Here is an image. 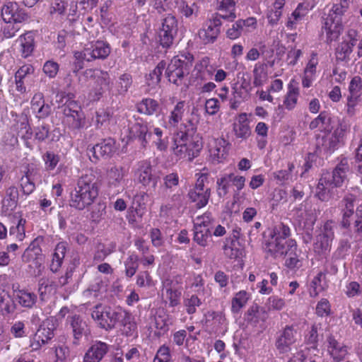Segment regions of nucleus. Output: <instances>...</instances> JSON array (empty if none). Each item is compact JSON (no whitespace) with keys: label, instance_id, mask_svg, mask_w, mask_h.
<instances>
[{"label":"nucleus","instance_id":"4d7b16f0","mask_svg":"<svg viewBox=\"0 0 362 362\" xmlns=\"http://www.w3.org/2000/svg\"><path fill=\"white\" fill-rule=\"evenodd\" d=\"M267 79L266 66L263 64H256L253 69V85L255 87L262 86Z\"/></svg>","mask_w":362,"mask_h":362},{"label":"nucleus","instance_id":"6ab92c4d","mask_svg":"<svg viewBox=\"0 0 362 362\" xmlns=\"http://www.w3.org/2000/svg\"><path fill=\"white\" fill-rule=\"evenodd\" d=\"M18 198L19 190L17 187L11 185L7 187L1 200V214L6 216H10L18 206Z\"/></svg>","mask_w":362,"mask_h":362},{"label":"nucleus","instance_id":"f03ea898","mask_svg":"<svg viewBox=\"0 0 362 362\" xmlns=\"http://www.w3.org/2000/svg\"><path fill=\"white\" fill-rule=\"evenodd\" d=\"M98 196V187L94 179L83 175L77 181L76 187L71 193L70 206L83 210L90 206Z\"/></svg>","mask_w":362,"mask_h":362},{"label":"nucleus","instance_id":"58836bf2","mask_svg":"<svg viewBox=\"0 0 362 362\" xmlns=\"http://www.w3.org/2000/svg\"><path fill=\"white\" fill-rule=\"evenodd\" d=\"M308 13V6L303 3L298 4L296 9L288 16L286 23L287 29L290 30L296 29L297 25L304 20Z\"/></svg>","mask_w":362,"mask_h":362},{"label":"nucleus","instance_id":"680f3d73","mask_svg":"<svg viewBox=\"0 0 362 362\" xmlns=\"http://www.w3.org/2000/svg\"><path fill=\"white\" fill-rule=\"evenodd\" d=\"M45 169L48 171L54 170L60 161V156L54 151H47L42 156Z\"/></svg>","mask_w":362,"mask_h":362},{"label":"nucleus","instance_id":"37998d69","mask_svg":"<svg viewBox=\"0 0 362 362\" xmlns=\"http://www.w3.org/2000/svg\"><path fill=\"white\" fill-rule=\"evenodd\" d=\"M349 170V161L346 158H342L337 165L332 173V181L334 187L341 186L346 179Z\"/></svg>","mask_w":362,"mask_h":362},{"label":"nucleus","instance_id":"ea45409f","mask_svg":"<svg viewBox=\"0 0 362 362\" xmlns=\"http://www.w3.org/2000/svg\"><path fill=\"white\" fill-rule=\"evenodd\" d=\"M136 110L139 113L146 115H157L160 110V104L158 101L153 98H145L136 105Z\"/></svg>","mask_w":362,"mask_h":362},{"label":"nucleus","instance_id":"39448f33","mask_svg":"<svg viewBox=\"0 0 362 362\" xmlns=\"http://www.w3.org/2000/svg\"><path fill=\"white\" fill-rule=\"evenodd\" d=\"M84 76L93 81L88 93V99L90 102H97L107 91H110L112 81L107 71L98 68L86 69L83 73Z\"/></svg>","mask_w":362,"mask_h":362},{"label":"nucleus","instance_id":"4c0bfd02","mask_svg":"<svg viewBox=\"0 0 362 362\" xmlns=\"http://www.w3.org/2000/svg\"><path fill=\"white\" fill-rule=\"evenodd\" d=\"M300 91L294 80H291L287 86V92L284 95L283 105L288 110H293L298 103Z\"/></svg>","mask_w":362,"mask_h":362},{"label":"nucleus","instance_id":"473e14b6","mask_svg":"<svg viewBox=\"0 0 362 362\" xmlns=\"http://www.w3.org/2000/svg\"><path fill=\"white\" fill-rule=\"evenodd\" d=\"M125 169L122 166L113 165L106 171L105 180L109 188L119 187L125 177Z\"/></svg>","mask_w":362,"mask_h":362},{"label":"nucleus","instance_id":"2eb2a0df","mask_svg":"<svg viewBox=\"0 0 362 362\" xmlns=\"http://www.w3.org/2000/svg\"><path fill=\"white\" fill-rule=\"evenodd\" d=\"M116 142L112 138L103 139L89 150V156L92 162L96 163L100 158H110L116 151Z\"/></svg>","mask_w":362,"mask_h":362},{"label":"nucleus","instance_id":"603ef678","mask_svg":"<svg viewBox=\"0 0 362 362\" xmlns=\"http://www.w3.org/2000/svg\"><path fill=\"white\" fill-rule=\"evenodd\" d=\"M175 3L177 12L181 16L189 18L193 15L195 16L198 15L199 7L196 3L189 4L185 0H177Z\"/></svg>","mask_w":362,"mask_h":362},{"label":"nucleus","instance_id":"69168bd1","mask_svg":"<svg viewBox=\"0 0 362 362\" xmlns=\"http://www.w3.org/2000/svg\"><path fill=\"white\" fill-rule=\"evenodd\" d=\"M159 28L176 35L178 30L176 17L173 14H168L162 20L161 26Z\"/></svg>","mask_w":362,"mask_h":362},{"label":"nucleus","instance_id":"5701e85b","mask_svg":"<svg viewBox=\"0 0 362 362\" xmlns=\"http://www.w3.org/2000/svg\"><path fill=\"white\" fill-rule=\"evenodd\" d=\"M318 64V54L316 52H313L303 70L302 78V86L303 88H310L315 80Z\"/></svg>","mask_w":362,"mask_h":362},{"label":"nucleus","instance_id":"4468645a","mask_svg":"<svg viewBox=\"0 0 362 362\" xmlns=\"http://www.w3.org/2000/svg\"><path fill=\"white\" fill-rule=\"evenodd\" d=\"M230 146L223 137L212 138L208 144L210 160L214 163L223 162L228 155Z\"/></svg>","mask_w":362,"mask_h":362},{"label":"nucleus","instance_id":"bb28decb","mask_svg":"<svg viewBox=\"0 0 362 362\" xmlns=\"http://www.w3.org/2000/svg\"><path fill=\"white\" fill-rule=\"evenodd\" d=\"M109 351V345L100 341H95L87 350L83 362H100Z\"/></svg>","mask_w":362,"mask_h":362},{"label":"nucleus","instance_id":"dca6fc26","mask_svg":"<svg viewBox=\"0 0 362 362\" xmlns=\"http://www.w3.org/2000/svg\"><path fill=\"white\" fill-rule=\"evenodd\" d=\"M223 18L219 16H214L208 22L204 27L199 31V36L204 44L214 43L221 32L222 25L221 20Z\"/></svg>","mask_w":362,"mask_h":362},{"label":"nucleus","instance_id":"a18cd8bd","mask_svg":"<svg viewBox=\"0 0 362 362\" xmlns=\"http://www.w3.org/2000/svg\"><path fill=\"white\" fill-rule=\"evenodd\" d=\"M351 233L350 240L351 243L362 241V204L356 208L355 220Z\"/></svg>","mask_w":362,"mask_h":362},{"label":"nucleus","instance_id":"f704fd0d","mask_svg":"<svg viewBox=\"0 0 362 362\" xmlns=\"http://www.w3.org/2000/svg\"><path fill=\"white\" fill-rule=\"evenodd\" d=\"M328 271L325 269L323 271L317 272L315 276L310 282V296L312 298L317 297L321 292L325 291L328 288V282L327 281V274Z\"/></svg>","mask_w":362,"mask_h":362},{"label":"nucleus","instance_id":"f257e3e1","mask_svg":"<svg viewBox=\"0 0 362 362\" xmlns=\"http://www.w3.org/2000/svg\"><path fill=\"white\" fill-rule=\"evenodd\" d=\"M197 132V127L191 121L182 124L175 134L172 153L177 158L192 160L199 156L202 149V139Z\"/></svg>","mask_w":362,"mask_h":362},{"label":"nucleus","instance_id":"3c124183","mask_svg":"<svg viewBox=\"0 0 362 362\" xmlns=\"http://www.w3.org/2000/svg\"><path fill=\"white\" fill-rule=\"evenodd\" d=\"M250 298V293L245 290L237 292L231 300V312L235 314L239 313L246 305Z\"/></svg>","mask_w":362,"mask_h":362},{"label":"nucleus","instance_id":"b1692460","mask_svg":"<svg viewBox=\"0 0 362 362\" xmlns=\"http://www.w3.org/2000/svg\"><path fill=\"white\" fill-rule=\"evenodd\" d=\"M214 72L215 68L211 64V59L209 57H204L198 60L193 69L195 78L202 81L211 79Z\"/></svg>","mask_w":362,"mask_h":362},{"label":"nucleus","instance_id":"a211bd4d","mask_svg":"<svg viewBox=\"0 0 362 362\" xmlns=\"http://www.w3.org/2000/svg\"><path fill=\"white\" fill-rule=\"evenodd\" d=\"M185 105V101H178L169 112L168 116H163L160 120V125L166 129L177 128L184 117Z\"/></svg>","mask_w":362,"mask_h":362},{"label":"nucleus","instance_id":"7ed1b4c3","mask_svg":"<svg viewBox=\"0 0 362 362\" xmlns=\"http://www.w3.org/2000/svg\"><path fill=\"white\" fill-rule=\"evenodd\" d=\"M184 276L182 274L169 276L161 281L160 298L162 303L174 313L181 306L184 291Z\"/></svg>","mask_w":362,"mask_h":362},{"label":"nucleus","instance_id":"2f4dec72","mask_svg":"<svg viewBox=\"0 0 362 362\" xmlns=\"http://www.w3.org/2000/svg\"><path fill=\"white\" fill-rule=\"evenodd\" d=\"M216 8L223 13H216L215 15L219 16L223 20L233 22L236 18L235 0H216Z\"/></svg>","mask_w":362,"mask_h":362},{"label":"nucleus","instance_id":"c9c22d12","mask_svg":"<svg viewBox=\"0 0 362 362\" xmlns=\"http://www.w3.org/2000/svg\"><path fill=\"white\" fill-rule=\"evenodd\" d=\"M224 255L230 259H237L242 256L241 245L238 237L233 236L226 238L223 247Z\"/></svg>","mask_w":362,"mask_h":362},{"label":"nucleus","instance_id":"72a5a7b5","mask_svg":"<svg viewBox=\"0 0 362 362\" xmlns=\"http://www.w3.org/2000/svg\"><path fill=\"white\" fill-rule=\"evenodd\" d=\"M233 126V130L237 138L247 139L250 136L251 129L246 113L243 112L239 114Z\"/></svg>","mask_w":362,"mask_h":362},{"label":"nucleus","instance_id":"f8f14e48","mask_svg":"<svg viewBox=\"0 0 362 362\" xmlns=\"http://www.w3.org/2000/svg\"><path fill=\"white\" fill-rule=\"evenodd\" d=\"M116 328H118L122 335L134 337L137 334V324L132 313L119 307L118 314L116 318Z\"/></svg>","mask_w":362,"mask_h":362},{"label":"nucleus","instance_id":"864d4df0","mask_svg":"<svg viewBox=\"0 0 362 362\" xmlns=\"http://www.w3.org/2000/svg\"><path fill=\"white\" fill-rule=\"evenodd\" d=\"M194 241L202 247H206L212 242L211 230L204 228H194Z\"/></svg>","mask_w":362,"mask_h":362},{"label":"nucleus","instance_id":"1a4fd4ad","mask_svg":"<svg viewBox=\"0 0 362 362\" xmlns=\"http://www.w3.org/2000/svg\"><path fill=\"white\" fill-rule=\"evenodd\" d=\"M134 177L142 186L151 187L155 189L160 180V177L156 174L151 162L144 160L138 162L134 170Z\"/></svg>","mask_w":362,"mask_h":362},{"label":"nucleus","instance_id":"49530a36","mask_svg":"<svg viewBox=\"0 0 362 362\" xmlns=\"http://www.w3.org/2000/svg\"><path fill=\"white\" fill-rule=\"evenodd\" d=\"M151 134L152 144L156 148L157 151H166L169 145L168 136H165L163 131L158 127H154Z\"/></svg>","mask_w":362,"mask_h":362},{"label":"nucleus","instance_id":"4be33fe9","mask_svg":"<svg viewBox=\"0 0 362 362\" xmlns=\"http://www.w3.org/2000/svg\"><path fill=\"white\" fill-rule=\"evenodd\" d=\"M332 114L329 110H322L310 122L308 127L311 131L317 130L324 133L332 130Z\"/></svg>","mask_w":362,"mask_h":362},{"label":"nucleus","instance_id":"8fccbe9b","mask_svg":"<svg viewBox=\"0 0 362 362\" xmlns=\"http://www.w3.org/2000/svg\"><path fill=\"white\" fill-rule=\"evenodd\" d=\"M15 300L11 298L9 292L0 288V313L3 315H8L15 310Z\"/></svg>","mask_w":362,"mask_h":362},{"label":"nucleus","instance_id":"7c9ffc66","mask_svg":"<svg viewBox=\"0 0 362 362\" xmlns=\"http://www.w3.org/2000/svg\"><path fill=\"white\" fill-rule=\"evenodd\" d=\"M31 110L38 119L47 117L51 112V107L45 104L44 95L42 93H35L31 99Z\"/></svg>","mask_w":362,"mask_h":362},{"label":"nucleus","instance_id":"412c9836","mask_svg":"<svg viewBox=\"0 0 362 362\" xmlns=\"http://www.w3.org/2000/svg\"><path fill=\"white\" fill-rule=\"evenodd\" d=\"M130 134L144 148L147 146L148 140L152 136L151 132H149L148 122L141 118L137 119L132 125Z\"/></svg>","mask_w":362,"mask_h":362},{"label":"nucleus","instance_id":"052dcab7","mask_svg":"<svg viewBox=\"0 0 362 362\" xmlns=\"http://www.w3.org/2000/svg\"><path fill=\"white\" fill-rule=\"evenodd\" d=\"M139 261V256L135 253L130 254L124 262L125 275L132 278L136 272Z\"/></svg>","mask_w":362,"mask_h":362},{"label":"nucleus","instance_id":"e2e57ef3","mask_svg":"<svg viewBox=\"0 0 362 362\" xmlns=\"http://www.w3.org/2000/svg\"><path fill=\"white\" fill-rule=\"evenodd\" d=\"M70 322L74 339L76 340L80 339L83 334L86 323L82 320L80 316L77 315L71 316Z\"/></svg>","mask_w":362,"mask_h":362},{"label":"nucleus","instance_id":"c85d7f7f","mask_svg":"<svg viewBox=\"0 0 362 362\" xmlns=\"http://www.w3.org/2000/svg\"><path fill=\"white\" fill-rule=\"evenodd\" d=\"M327 352L336 362L343 361L348 354L347 346L340 344L335 337L330 334L327 338Z\"/></svg>","mask_w":362,"mask_h":362},{"label":"nucleus","instance_id":"774afa93","mask_svg":"<svg viewBox=\"0 0 362 362\" xmlns=\"http://www.w3.org/2000/svg\"><path fill=\"white\" fill-rule=\"evenodd\" d=\"M175 36V35L160 28H158L157 32V38L159 45L165 49H168L173 45Z\"/></svg>","mask_w":362,"mask_h":362},{"label":"nucleus","instance_id":"ddd939ff","mask_svg":"<svg viewBox=\"0 0 362 362\" xmlns=\"http://www.w3.org/2000/svg\"><path fill=\"white\" fill-rule=\"evenodd\" d=\"M343 30L342 19L327 16L322 18L321 32L322 35H325L327 44L337 41L342 33Z\"/></svg>","mask_w":362,"mask_h":362},{"label":"nucleus","instance_id":"13d9d810","mask_svg":"<svg viewBox=\"0 0 362 362\" xmlns=\"http://www.w3.org/2000/svg\"><path fill=\"white\" fill-rule=\"evenodd\" d=\"M353 47L349 45L346 40L341 42L335 49V57L338 62H344L349 59L353 52Z\"/></svg>","mask_w":362,"mask_h":362},{"label":"nucleus","instance_id":"a19ab883","mask_svg":"<svg viewBox=\"0 0 362 362\" xmlns=\"http://www.w3.org/2000/svg\"><path fill=\"white\" fill-rule=\"evenodd\" d=\"M173 324V320L170 315L167 312L157 313L154 317V327L156 329L155 334L158 337H160L166 334L170 326Z\"/></svg>","mask_w":362,"mask_h":362},{"label":"nucleus","instance_id":"e433bc0d","mask_svg":"<svg viewBox=\"0 0 362 362\" xmlns=\"http://www.w3.org/2000/svg\"><path fill=\"white\" fill-rule=\"evenodd\" d=\"M286 243V241L270 233L269 239L265 243L264 250L274 257L282 256L287 253L285 248Z\"/></svg>","mask_w":362,"mask_h":362},{"label":"nucleus","instance_id":"09e8293b","mask_svg":"<svg viewBox=\"0 0 362 362\" xmlns=\"http://www.w3.org/2000/svg\"><path fill=\"white\" fill-rule=\"evenodd\" d=\"M288 250L291 251L289 256L285 261V266L289 269H299L302 266L298 255L296 253L297 249V243L295 240L290 239L287 241Z\"/></svg>","mask_w":362,"mask_h":362},{"label":"nucleus","instance_id":"5fc2aeb1","mask_svg":"<svg viewBox=\"0 0 362 362\" xmlns=\"http://www.w3.org/2000/svg\"><path fill=\"white\" fill-rule=\"evenodd\" d=\"M165 69V62H160L157 66L148 75L146 76V80L149 86L155 87L158 85L161 80V76L163 70Z\"/></svg>","mask_w":362,"mask_h":362},{"label":"nucleus","instance_id":"c756f323","mask_svg":"<svg viewBox=\"0 0 362 362\" xmlns=\"http://www.w3.org/2000/svg\"><path fill=\"white\" fill-rule=\"evenodd\" d=\"M22 259L23 262L29 263L30 267L39 268L44 261V255L41 248L33 243L24 251Z\"/></svg>","mask_w":362,"mask_h":362},{"label":"nucleus","instance_id":"338daca9","mask_svg":"<svg viewBox=\"0 0 362 362\" xmlns=\"http://www.w3.org/2000/svg\"><path fill=\"white\" fill-rule=\"evenodd\" d=\"M349 95L362 98V78L360 76H354L348 86Z\"/></svg>","mask_w":362,"mask_h":362},{"label":"nucleus","instance_id":"bf43d9fd","mask_svg":"<svg viewBox=\"0 0 362 362\" xmlns=\"http://www.w3.org/2000/svg\"><path fill=\"white\" fill-rule=\"evenodd\" d=\"M55 283L50 279L43 277L38 282V292L42 300H44L47 294L56 290Z\"/></svg>","mask_w":362,"mask_h":362},{"label":"nucleus","instance_id":"9b49d317","mask_svg":"<svg viewBox=\"0 0 362 362\" xmlns=\"http://www.w3.org/2000/svg\"><path fill=\"white\" fill-rule=\"evenodd\" d=\"M1 16L6 23H23L28 21L30 16L26 11L16 1L5 2L1 9Z\"/></svg>","mask_w":362,"mask_h":362},{"label":"nucleus","instance_id":"f3484780","mask_svg":"<svg viewBox=\"0 0 362 362\" xmlns=\"http://www.w3.org/2000/svg\"><path fill=\"white\" fill-rule=\"evenodd\" d=\"M296 329L294 325H286L275 341V346L280 354H286L296 341Z\"/></svg>","mask_w":362,"mask_h":362},{"label":"nucleus","instance_id":"20e7f679","mask_svg":"<svg viewBox=\"0 0 362 362\" xmlns=\"http://www.w3.org/2000/svg\"><path fill=\"white\" fill-rule=\"evenodd\" d=\"M194 62V56L189 52H182L173 57L168 64L165 74L169 82L179 86L189 74Z\"/></svg>","mask_w":362,"mask_h":362},{"label":"nucleus","instance_id":"0e129e2a","mask_svg":"<svg viewBox=\"0 0 362 362\" xmlns=\"http://www.w3.org/2000/svg\"><path fill=\"white\" fill-rule=\"evenodd\" d=\"M30 173L28 170L19 180L20 187L23 194H31L35 189V184L30 179Z\"/></svg>","mask_w":362,"mask_h":362},{"label":"nucleus","instance_id":"de8ad7c7","mask_svg":"<svg viewBox=\"0 0 362 362\" xmlns=\"http://www.w3.org/2000/svg\"><path fill=\"white\" fill-rule=\"evenodd\" d=\"M187 196L192 202L195 203L197 209H202L207 205L211 197V189L206 191H197L189 189Z\"/></svg>","mask_w":362,"mask_h":362},{"label":"nucleus","instance_id":"6e6d98bb","mask_svg":"<svg viewBox=\"0 0 362 362\" xmlns=\"http://www.w3.org/2000/svg\"><path fill=\"white\" fill-rule=\"evenodd\" d=\"M255 132L257 135V146L259 149H263L267 144V136L269 132L268 125L263 122L257 124Z\"/></svg>","mask_w":362,"mask_h":362},{"label":"nucleus","instance_id":"79ce46f5","mask_svg":"<svg viewBox=\"0 0 362 362\" xmlns=\"http://www.w3.org/2000/svg\"><path fill=\"white\" fill-rule=\"evenodd\" d=\"M107 290V285L100 278H95L84 291L86 297H93L101 300L105 295Z\"/></svg>","mask_w":362,"mask_h":362},{"label":"nucleus","instance_id":"423d86ee","mask_svg":"<svg viewBox=\"0 0 362 362\" xmlns=\"http://www.w3.org/2000/svg\"><path fill=\"white\" fill-rule=\"evenodd\" d=\"M348 131V126L339 122L333 131H327L322 136L316 137L317 146L326 153H332L344 144Z\"/></svg>","mask_w":362,"mask_h":362},{"label":"nucleus","instance_id":"393cba45","mask_svg":"<svg viewBox=\"0 0 362 362\" xmlns=\"http://www.w3.org/2000/svg\"><path fill=\"white\" fill-rule=\"evenodd\" d=\"M11 130L17 136L21 137L24 141L25 145L27 147L29 146V140L32 137L33 131L27 116L21 115L17 117L11 127Z\"/></svg>","mask_w":362,"mask_h":362},{"label":"nucleus","instance_id":"cd10ccee","mask_svg":"<svg viewBox=\"0 0 362 362\" xmlns=\"http://www.w3.org/2000/svg\"><path fill=\"white\" fill-rule=\"evenodd\" d=\"M110 47L108 43L97 40L91 42L86 47V52H88L87 54H89L88 59L91 62L95 59H104L107 58L110 53Z\"/></svg>","mask_w":362,"mask_h":362},{"label":"nucleus","instance_id":"6e6552de","mask_svg":"<svg viewBox=\"0 0 362 362\" xmlns=\"http://www.w3.org/2000/svg\"><path fill=\"white\" fill-rule=\"evenodd\" d=\"M118 311L119 307L112 308L110 306L98 303L93 307L91 316L100 328L110 331L116 328Z\"/></svg>","mask_w":362,"mask_h":362},{"label":"nucleus","instance_id":"9d476101","mask_svg":"<svg viewBox=\"0 0 362 362\" xmlns=\"http://www.w3.org/2000/svg\"><path fill=\"white\" fill-rule=\"evenodd\" d=\"M334 226L335 223L332 220H328L324 223L313 244V250L315 253L325 255L329 252L332 242L334 238Z\"/></svg>","mask_w":362,"mask_h":362},{"label":"nucleus","instance_id":"0eeeda50","mask_svg":"<svg viewBox=\"0 0 362 362\" xmlns=\"http://www.w3.org/2000/svg\"><path fill=\"white\" fill-rule=\"evenodd\" d=\"M64 123L71 131H77L84 127L86 117L78 102L68 100L62 106Z\"/></svg>","mask_w":362,"mask_h":362},{"label":"nucleus","instance_id":"c03bdc74","mask_svg":"<svg viewBox=\"0 0 362 362\" xmlns=\"http://www.w3.org/2000/svg\"><path fill=\"white\" fill-rule=\"evenodd\" d=\"M20 42V52L21 57L27 58L32 55L35 47V37L31 32H28L23 35H21L18 40Z\"/></svg>","mask_w":362,"mask_h":362},{"label":"nucleus","instance_id":"a878e982","mask_svg":"<svg viewBox=\"0 0 362 362\" xmlns=\"http://www.w3.org/2000/svg\"><path fill=\"white\" fill-rule=\"evenodd\" d=\"M54 336L52 327H45L44 325L40 326L37 332L30 340V347L33 351H37L47 344Z\"/></svg>","mask_w":362,"mask_h":362},{"label":"nucleus","instance_id":"aec40b11","mask_svg":"<svg viewBox=\"0 0 362 362\" xmlns=\"http://www.w3.org/2000/svg\"><path fill=\"white\" fill-rule=\"evenodd\" d=\"M13 299L19 306L25 309H32L37 301V296L28 288L18 287L13 289Z\"/></svg>","mask_w":362,"mask_h":362}]
</instances>
